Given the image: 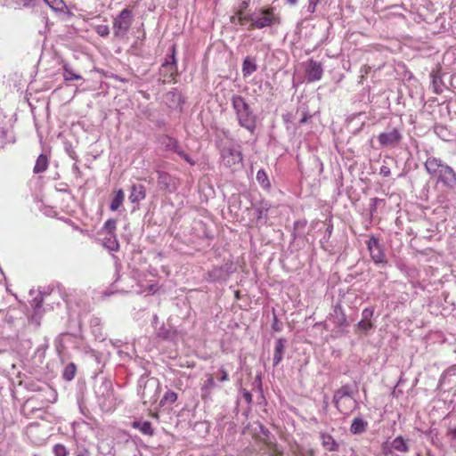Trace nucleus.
<instances>
[{"label": "nucleus", "mask_w": 456, "mask_h": 456, "mask_svg": "<svg viewBox=\"0 0 456 456\" xmlns=\"http://www.w3.org/2000/svg\"><path fill=\"white\" fill-rule=\"evenodd\" d=\"M424 167L430 177L436 179L437 183L447 187H452L456 183V173L441 159L428 156Z\"/></svg>", "instance_id": "f257e3e1"}, {"label": "nucleus", "mask_w": 456, "mask_h": 456, "mask_svg": "<svg viewBox=\"0 0 456 456\" xmlns=\"http://www.w3.org/2000/svg\"><path fill=\"white\" fill-rule=\"evenodd\" d=\"M231 104L238 124L253 134L256 128L257 118L246 99L240 94H232Z\"/></svg>", "instance_id": "f03ea898"}, {"label": "nucleus", "mask_w": 456, "mask_h": 456, "mask_svg": "<svg viewBox=\"0 0 456 456\" xmlns=\"http://www.w3.org/2000/svg\"><path fill=\"white\" fill-rule=\"evenodd\" d=\"M221 159L224 166L232 171H235L242 165V153L240 146L228 145L221 150Z\"/></svg>", "instance_id": "7ed1b4c3"}, {"label": "nucleus", "mask_w": 456, "mask_h": 456, "mask_svg": "<svg viewBox=\"0 0 456 456\" xmlns=\"http://www.w3.org/2000/svg\"><path fill=\"white\" fill-rule=\"evenodd\" d=\"M99 404L106 411L111 410L116 404V399L113 394L112 384L109 380H104L95 390Z\"/></svg>", "instance_id": "20e7f679"}, {"label": "nucleus", "mask_w": 456, "mask_h": 456, "mask_svg": "<svg viewBox=\"0 0 456 456\" xmlns=\"http://www.w3.org/2000/svg\"><path fill=\"white\" fill-rule=\"evenodd\" d=\"M334 403L337 409L344 414L351 411L354 407V401L351 397V388L346 385L338 389L333 397Z\"/></svg>", "instance_id": "39448f33"}, {"label": "nucleus", "mask_w": 456, "mask_h": 456, "mask_svg": "<svg viewBox=\"0 0 456 456\" xmlns=\"http://www.w3.org/2000/svg\"><path fill=\"white\" fill-rule=\"evenodd\" d=\"M133 14L128 8L123 9L113 20V34L117 37H124L131 28Z\"/></svg>", "instance_id": "423d86ee"}, {"label": "nucleus", "mask_w": 456, "mask_h": 456, "mask_svg": "<svg viewBox=\"0 0 456 456\" xmlns=\"http://www.w3.org/2000/svg\"><path fill=\"white\" fill-rule=\"evenodd\" d=\"M158 382L156 379H146L141 377L138 385V393L143 403H153L157 400Z\"/></svg>", "instance_id": "0eeeda50"}, {"label": "nucleus", "mask_w": 456, "mask_h": 456, "mask_svg": "<svg viewBox=\"0 0 456 456\" xmlns=\"http://www.w3.org/2000/svg\"><path fill=\"white\" fill-rule=\"evenodd\" d=\"M249 20L248 29L264 28L274 24L277 21V17L273 9H265L261 10L259 13H254L252 17H249Z\"/></svg>", "instance_id": "6e6552de"}, {"label": "nucleus", "mask_w": 456, "mask_h": 456, "mask_svg": "<svg viewBox=\"0 0 456 456\" xmlns=\"http://www.w3.org/2000/svg\"><path fill=\"white\" fill-rule=\"evenodd\" d=\"M402 139L401 131L395 127H387L378 136V141L382 147H395Z\"/></svg>", "instance_id": "1a4fd4ad"}, {"label": "nucleus", "mask_w": 456, "mask_h": 456, "mask_svg": "<svg viewBox=\"0 0 456 456\" xmlns=\"http://www.w3.org/2000/svg\"><path fill=\"white\" fill-rule=\"evenodd\" d=\"M367 248L375 264H384L387 262L383 248L375 237L370 238L367 241Z\"/></svg>", "instance_id": "9d476101"}, {"label": "nucleus", "mask_w": 456, "mask_h": 456, "mask_svg": "<svg viewBox=\"0 0 456 456\" xmlns=\"http://www.w3.org/2000/svg\"><path fill=\"white\" fill-rule=\"evenodd\" d=\"M305 73L308 82L319 81L323 74L322 65L320 62L310 59L305 64Z\"/></svg>", "instance_id": "9b49d317"}, {"label": "nucleus", "mask_w": 456, "mask_h": 456, "mask_svg": "<svg viewBox=\"0 0 456 456\" xmlns=\"http://www.w3.org/2000/svg\"><path fill=\"white\" fill-rule=\"evenodd\" d=\"M232 273V265L215 266L208 272L209 279L213 281H226Z\"/></svg>", "instance_id": "f8f14e48"}, {"label": "nucleus", "mask_w": 456, "mask_h": 456, "mask_svg": "<svg viewBox=\"0 0 456 456\" xmlns=\"http://www.w3.org/2000/svg\"><path fill=\"white\" fill-rule=\"evenodd\" d=\"M268 205L262 204L260 206H256L252 208V216L255 218V224L256 225H263L266 224L268 219Z\"/></svg>", "instance_id": "ddd939ff"}, {"label": "nucleus", "mask_w": 456, "mask_h": 456, "mask_svg": "<svg viewBox=\"0 0 456 456\" xmlns=\"http://www.w3.org/2000/svg\"><path fill=\"white\" fill-rule=\"evenodd\" d=\"M146 197V189H145V186L141 184V183H137V184H133L131 186V191H130V195H129V200L131 201V203L133 204H138L140 201L143 200Z\"/></svg>", "instance_id": "4468645a"}, {"label": "nucleus", "mask_w": 456, "mask_h": 456, "mask_svg": "<svg viewBox=\"0 0 456 456\" xmlns=\"http://www.w3.org/2000/svg\"><path fill=\"white\" fill-rule=\"evenodd\" d=\"M206 380L200 387V396L203 400L210 398L213 389L216 387L215 377L213 374H208Z\"/></svg>", "instance_id": "2eb2a0df"}, {"label": "nucleus", "mask_w": 456, "mask_h": 456, "mask_svg": "<svg viewBox=\"0 0 456 456\" xmlns=\"http://www.w3.org/2000/svg\"><path fill=\"white\" fill-rule=\"evenodd\" d=\"M286 348V339L278 338L274 344L273 366H277L283 359Z\"/></svg>", "instance_id": "dca6fc26"}, {"label": "nucleus", "mask_w": 456, "mask_h": 456, "mask_svg": "<svg viewBox=\"0 0 456 456\" xmlns=\"http://www.w3.org/2000/svg\"><path fill=\"white\" fill-rule=\"evenodd\" d=\"M320 437L322 440V445L325 450L329 452H337L338 450V444L332 436L322 432L320 434Z\"/></svg>", "instance_id": "f3484780"}, {"label": "nucleus", "mask_w": 456, "mask_h": 456, "mask_svg": "<svg viewBox=\"0 0 456 456\" xmlns=\"http://www.w3.org/2000/svg\"><path fill=\"white\" fill-rule=\"evenodd\" d=\"M257 69L256 59L250 56H247L242 63V74L243 77H248Z\"/></svg>", "instance_id": "a211bd4d"}, {"label": "nucleus", "mask_w": 456, "mask_h": 456, "mask_svg": "<svg viewBox=\"0 0 456 456\" xmlns=\"http://www.w3.org/2000/svg\"><path fill=\"white\" fill-rule=\"evenodd\" d=\"M391 448L401 453H406L410 449L407 440H405L402 436H396L391 442Z\"/></svg>", "instance_id": "6ab92c4d"}, {"label": "nucleus", "mask_w": 456, "mask_h": 456, "mask_svg": "<svg viewBox=\"0 0 456 456\" xmlns=\"http://www.w3.org/2000/svg\"><path fill=\"white\" fill-rule=\"evenodd\" d=\"M171 55L168 56L165 62L162 64V68L163 69H166L168 72H170L171 74H173L175 70H176V60H175V45H173L171 47Z\"/></svg>", "instance_id": "aec40b11"}, {"label": "nucleus", "mask_w": 456, "mask_h": 456, "mask_svg": "<svg viewBox=\"0 0 456 456\" xmlns=\"http://www.w3.org/2000/svg\"><path fill=\"white\" fill-rule=\"evenodd\" d=\"M160 143L163 148L167 151H175L177 148L180 146L177 140L168 135H164L160 138Z\"/></svg>", "instance_id": "412c9836"}, {"label": "nucleus", "mask_w": 456, "mask_h": 456, "mask_svg": "<svg viewBox=\"0 0 456 456\" xmlns=\"http://www.w3.org/2000/svg\"><path fill=\"white\" fill-rule=\"evenodd\" d=\"M366 421L362 418H354L350 427V432L354 435H359L363 433L366 430Z\"/></svg>", "instance_id": "4be33fe9"}, {"label": "nucleus", "mask_w": 456, "mask_h": 456, "mask_svg": "<svg viewBox=\"0 0 456 456\" xmlns=\"http://www.w3.org/2000/svg\"><path fill=\"white\" fill-rule=\"evenodd\" d=\"M63 78L65 81H74V80H81L83 79L82 76L79 74H77L72 67L68 64H63V73H62Z\"/></svg>", "instance_id": "5701e85b"}, {"label": "nucleus", "mask_w": 456, "mask_h": 456, "mask_svg": "<svg viewBox=\"0 0 456 456\" xmlns=\"http://www.w3.org/2000/svg\"><path fill=\"white\" fill-rule=\"evenodd\" d=\"M48 167V159L45 155L40 154L36 161L35 167H34V173L35 174H40L45 172Z\"/></svg>", "instance_id": "b1692460"}, {"label": "nucleus", "mask_w": 456, "mask_h": 456, "mask_svg": "<svg viewBox=\"0 0 456 456\" xmlns=\"http://www.w3.org/2000/svg\"><path fill=\"white\" fill-rule=\"evenodd\" d=\"M133 427L139 429L143 435L152 436L154 433L150 421H134Z\"/></svg>", "instance_id": "393cba45"}, {"label": "nucleus", "mask_w": 456, "mask_h": 456, "mask_svg": "<svg viewBox=\"0 0 456 456\" xmlns=\"http://www.w3.org/2000/svg\"><path fill=\"white\" fill-rule=\"evenodd\" d=\"M124 199H125V194L121 189L118 190V191H116V193L110 202V209L111 211L118 210V208L122 205Z\"/></svg>", "instance_id": "a878e982"}, {"label": "nucleus", "mask_w": 456, "mask_h": 456, "mask_svg": "<svg viewBox=\"0 0 456 456\" xmlns=\"http://www.w3.org/2000/svg\"><path fill=\"white\" fill-rule=\"evenodd\" d=\"M333 322L338 327H345L347 325L346 315L340 308H335L333 314Z\"/></svg>", "instance_id": "bb28decb"}, {"label": "nucleus", "mask_w": 456, "mask_h": 456, "mask_svg": "<svg viewBox=\"0 0 456 456\" xmlns=\"http://www.w3.org/2000/svg\"><path fill=\"white\" fill-rule=\"evenodd\" d=\"M256 181L258 183L264 188L268 189L271 186L270 181L268 179V176L264 169H260L256 173Z\"/></svg>", "instance_id": "cd10ccee"}, {"label": "nucleus", "mask_w": 456, "mask_h": 456, "mask_svg": "<svg viewBox=\"0 0 456 456\" xmlns=\"http://www.w3.org/2000/svg\"><path fill=\"white\" fill-rule=\"evenodd\" d=\"M171 176L165 172H158V183L161 188L169 189Z\"/></svg>", "instance_id": "c85d7f7f"}, {"label": "nucleus", "mask_w": 456, "mask_h": 456, "mask_svg": "<svg viewBox=\"0 0 456 456\" xmlns=\"http://www.w3.org/2000/svg\"><path fill=\"white\" fill-rule=\"evenodd\" d=\"M104 245L106 248H108L110 250L116 251L118 249V242L116 239L115 235L110 236L107 234V236L104 238Z\"/></svg>", "instance_id": "c756f323"}, {"label": "nucleus", "mask_w": 456, "mask_h": 456, "mask_svg": "<svg viewBox=\"0 0 456 456\" xmlns=\"http://www.w3.org/2000/svg\"><path fill=\"white\" fill-rule=\"evenodd\" d=\"M117 222L115 219H109L105 222L103 225V230L107 232L108 235L112 236L115 235Z\"/></svg>", "instance_id": "7c9ffc66"}, {"label": "nucleus", "mask_w": 456, "mask_h": 456, "mask_svg": "<svg viewBox=\"0 0 456 456\" xmlns=\"http://www.w3.org/2000/svg\"><path fill=\"white\" fill-rule=\"evenodd\" d=\"M76 373V366L74 363H69L65 367V370L63 371V378L66 380H71L74 379Z\"/></svg>", "instance_id": "2f4dec72"}, {"label": "nucleus", "mask_w": 456, "mask_h": 456, "mask_svg": "<svg viewBox=\"0 0 456 456\" xmlns=\"http://www.w3.org/2000/svg\"><path fill=\"white\" fill-rule=\"evenodd\" d=\"M177 400V394L173 391H168L165 394L163 399L161 400V403L163 402H167L169 403H173Z\"/></svg>", "instance_id": "473e14b6"}, {"label": "nucleus", "mask_w": 456, "mask_h": 456, "mask_svg": "<svg viewBox=\"0 0 456 456\" xmlns=\"http://www.w3.org/2000/svg\"><path fill=\"white\" fill-rule=\"evenodd\" d=\"M53 452L55 456H67L68 451L63 444H58L53 447Z\"/></svg>", "instance_id": "72a5a7b5"}, {"label": "nucleus", "mask_w": 456, "mask_h": 456, "mask_svg": "<svg viewBox=\"0 0 456 456\" xmlns=\"http://www.w3.org/2000/svg\"><path fill=\"white\" fill-rule=\"evenodd\" d=\"M357 327H358L360 330H363V331L367 332V331H369L370 330H371V329H372L373 324H372L371 321L361 320V321L358 322Z\"/></svg>", "instance_id": "f704fd0d"}, {"label": "nucleus", "mask_w": 456, "mask_h": 456, "mask_svg": "<svg viewBox=\"0 0 456 456\" xmlns=\"http://www.w3.org/2000/svg\"><path fill=\"white\" fill-rule=\"evenodd\" d=\"M95 31L101 37H107L110 34V28L107 25H98Z\"/></svg>", "instance_id": "c9c22d12"}, {"label": "nucleus", "mask_w": 456, "mask_h": 456, "mask_svg": "<svg viewBox=\"0 0 456 456\" xmlns=\"http://www.w3.org/2000/svg\"><path fill=\"white\" fill-rule=\"evenodd\" d=\"M216 378L220 382H224L229 379V375H228V372L222 367L218 370V371L216 375Z\"/></svg>", "instance_id": "e433bc0d"}, {"label": "nucleus", "mask_w": 456, "mask_h": 456, "mask_svg": "<svg viewBox=\"0 0 456 456\" xmlns=\"http://www.w3.org/2000/svg\"><path fill=\"white\" fill-rule=\"evenodd\" d=\"M374 309L373 308H365L362 312V320L370 321L373 316Z\"/></svg>", "instance_id": "4c0bfd02"}, {"label": "nucleus", "mask_w": 456, "mask_h": 456, "mask_svg": "<svg viewBox=\"0 0 456 456\" xmlns=\"http://www.w3.org/2000/svg\"><path fill=\"white\" fill-rule=\"evenodd\" d=\"M237 15H238V22L240 24H244L245 22L248 21L250 22V20H249V17H252L253 14H250V15H243L242 14V11L241 10H239L237 12Z\"/></svg>", "instance_id": "58836bf2"}, {"label": "nucleus", "mask_w": 456, "mask_h": 456, "mask_svg": "<svg viewBox=\"0 0 456 456\" xmlns=\"http://www.w3.org/2000/svg\"><path fill=\"white\" fill-rule=\"evenodd\" d=\"M319 1L320 0H309L307 5V12L310 13H314L315 12Z\"/></svg>", "instance_id": "ea45409f"}, {"label": "nucleus", "mask_w": 456, "mask_h": 456, "mask_svg": "<svg viewBox=\"0 0 456 456\" xmlns=\"http://www.w3.org/2000/svg\"><path fill=\"white\" fill-rule=\"evenodd\" d=\"M23 6L25 7H32L38 4L41 0H19Z\"/></svg>", "instance_id": "a19ab883"}, {"label": "nucleus", "mask_w": 456, "mask_h": 456, "mask_svg": "<svg viewBox=\"0 0 456 456\" xmlns=\"http://www.w3.org/2000/svg\"><path fill=\"white\" fill-rule=\"evenodd\" d=\"M379 174L384 177H388L391 174L390 168L387 166H382L380 167Z\"/></svg>", "instance_id": "79ce46f5"}, {"label": "nucleus", "mask_w": 456, "mask_h": 456, "mask_svg": "<svg viewBox=\"0 0 456 456\" xmlns=\"http://www.w3.org/2000/svg\"><path fill=\"white\" fill-rule=\"evenodd\" d=\"M242 395H243V398L245 399V401L248 403H251V402H252V395H251V393L248 392V390H244Z\"/></svg>", "instance_id": "37998d69"}, {"label": "nucleus", "mask_w": 456, "mask_h": 456, "mask_svg": "<svg viewBox=\"0 0 456 456\" xmlns=\"http://www.w3.org/2000/svg\"><path fill=\"white\" fill-rule=\"evenodd\" d=\"M168 334H169V331H168V330H165V329H163V328H161V329L158 331V335H159V337L164 338H168Z\"/></svg>", "instance_id": "c03bdc74"}, {"label": "nucleus", "mask_w": 456, "mask_h": 456, "mask_svg": "<svg viewBox=\"0 0 456 456\" xmlns=\"http://www.w3.org/2000/svg\"><path fill=\"white\" fill-rule=\"evenodd\" d=\"M182 159H183L191 166L195 165V161L187 153H185Z\"/></svg>", "instance_id": "a18cd8bd"}, {"label": "nucleus", "mask_w": 456, "mask_h": 456, "mask_svg": "<svg viewBox=\"0 0 456 456\" xmlns=\"http://www.w3.org/2000/svg\"><path fill=\"white\" fill-rule=\"evenodd\" d=\"M249 0H242L240 4V10L246 9L248 6Z\"/></svg>", "instance_id": "49530a36"}, {"label": "nucleus", "mask_w": 456, "mask_h": 456, "mask_svg": "<svg viewBox=\"0 0 456 456\" xmlns=\"http://www.w3.org/2000/svg\"><path fill=\"white\" fill-rule=\"evenodd\" d=\"M177 155H179L181 158H183V156L186 153L182 148L181 146H179L177 148V150L175 151Z\"/></svg>", "instance_id": "de8ad7c7"}, {"label": "nucleus", "mask_w": 456, "mask_h": 456, "mask_svg": "<svg viewBox=\"0 0 456 456\" xmlns=\"http://www.w3.org/2000/svg\"><path fill=\"white\" fill-rule=\"evenodd\" d=\"M304 456H315L314 451L313 449H308L304 452Z\"/></svg>", "instance_id": "09e8293b"}, {"label": "nucleus", "mask_w": 456, "mask_h": 456, "mask_svg": "<svg viewBox=\"0 0 456 456\" xmlns=\"http://www.w3.org/2000/svg\"><path fill=\"white\" fill-rule=\"evenodd\" d=\"M6 135L5 128L0 125V137L4 138Z\"/></svg>", "instance_id": "8fccbe9b"}, {"label": "nucleus", "mask_w": 456, "mask_h": 456, "mask_svg": "<svg viewBox=\"0 0 456 456\" xmlns=\"http://www.w3.org/2000/svg\"><path fill=\"white\" fill-rule=\"evenodd\" d=\"M372 203V210L376 208L377 203L382 201V200H379L378 198H374L371 200Z\"/></svg>", "instance_id": "3c124183"}, {"label": "nucleus", "mask_w": 456, "mask_h": 456, "mask_svg": "<svg viewBox=\"0 0 456 456\" xmlns=\"http://www.w3.org/2000/svg\"><path fill=\"white\" fill-rule=\"evenodd\" d=\"M76 456H90L87 450L80 451Z\"/></svg>", "instance_id": "603ef678"}, {"label": "nucleus", "mask_w": 456, "mask_h": 456, "mask_svg": "<svg viewBox=\"0 0 456 456\" xmlns=\"http://www.w3.org/2000/svg\"><path fill=\"white\" fill-rule=\"evenodd\" d=\"M230 20L232 23H235L236 21H238L237 12L235 13V15H232Z\"/></svg>", "instance_id": "864d4df0"}, {"label": "nucleus", "mask_w": 456, "mask_h": 456, "mask_svg": "<svg viewBox=\"0 0 456 456\" xmlns=\"http://www.w3.org/2000/svg\"><path fill=\"white\" fill-rule=\"evenodd\" d=\"M149 290L151 292V293H155L157 291V288L155 285H151L149 287Z\"/></svg>", "instance_id": "5fc2aeb1"}, {"label": "nucleus", "mask_w": 456, "mask_h": 456, "mask_svg": "<svg viewBox=\"0 0 456 456\" xmlns=\"http://www.w3.org/2000/svg\"><path fill=\"white\" fill-rule=\"evenodd\" d=\"M287 2L289 4H296L297 0H287Z\"/></svg>", "instance_id": "6e6d98bb"}, {"label": "nucleus", "mask_w": 456, "mask_h": 456, "mask_svg": "<svg viewBox=\"0 0 456 456\" xmlns=\"http://www.w3.org/2000/svg\"><path fill=\"white\" fill-rule=\"evenodd\" d=\"M158 320H159L158 316H157V315H154V316H153V322H154V323H157Z\"/></svg>", "instance_id": "4d7b16f0"}, {"label": "nucleus", "mask_w": 456, "mask_h": 456, "mask_svg": "<svg viewBox=\"0 0 456 456\" xmlns=\"http://www.w3.org/2000/svg\"><path fill=\"white\" fill-rule=\"evenodd\" d=\"M426 456H434V455L428 452L426 454Z\"/></svg>", "instance_id": "13d9d810"}, {"label": "nucleus", "mask_w": 456, "mask_h": 456, "mask_svg": "<svg viewBox=\"0 0 456 456\" xmlns=\"http://www.w3.org/2000/svg\"><path fill=\"white\" fill-rule=\"evenodd\" d=\"M453 436L456 437V428L453 430Z\"/></svg>", "instance_id": "bf43d9fd"}]
</instances>
